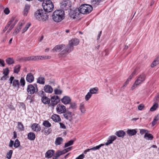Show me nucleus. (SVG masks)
<instances>
[{"label":"nucleus","instance_id":"nucleus-63","mask_svg":"<svg viewBox=\"0 0 159 159\" xmlns=\"http://www.w3.org/2000/svg\"><path fill=\"white\" fill-rule=\"evenodd\" d=\"M8 78V76L7 75H4L1 78V80H6Z\"/></svg>","mask_w":159,"mask_h":159},{"label":"nucleus","instance_id":"nucleus-5","mask_svg":"<svg viewBox=\"0 0 159 159\" xmlns=\"http://www.w3.org/2000/svg\"><path fill=\"white\" fill-rule=\"evenodd\" d=\"M61 8L64 10H67L71 6V3L70 0H63L60 3Z\"/></svg>","mask_w":159,"mask_h":159},{"label":"nucleus","instance_id":"nucleus-56","mask_svg":"<svg viewBox=\"0 0 159 159\" xmlns=\"http://www.w3.org/2000/svg\"><path fill=\"white\" fill-rule=\"evenodd\" d=\"M9 73V70L8 68H6L4 69L3 72V74L5 75L8 76Z\"/></svg>","mask_w":159,"mask_h":159},{"label":"nucleus","instance_id":"nucleus-51","mask_svg":"<svg viewBox=\"0 0 159 159\" xmlns=\"http://www.w3.org/2000/svg\"><path fill=\"white\" fill-rule=\"evenodd\" d=\"M12 152V151L10 150L9 152L7 153V158L8 159H10L11 157Z\"/></svg>","mask_w":159,"mask_h":159},{"label":"nucleus","instance_id":"nucleus-2","mask_svg":"<svg viewBox=\"0 0 159 159\" xmlns=\"http://www.w3.org/2000/svg\"><path fill=\"white\" fill-rule=\"evenodd\" d=\"M34 16L35 18L39 21H45L48 18V16L45 13H43L42 9H39L34 13Z\"/></svg>","mask_w":159,"mask_h":159},{"label":"nucleus","instance_id":"nucleus-43","mask_svg":"<svg viewBox=\"0 0 159 159\" xmlns=\"http://www.w3.org/2000/svg\"><path fill=\"white\" fill-rule=\"evenodd\" d=\"M70 106L69 107L68 109L72 108V109H75L77 107L76 104L74 102H70Z\"/></svg>","mask_w":159,"mask_h":159},{"label":"nucleus","instance_id":"nucleus-12","mask_svg":"<svg viewBox=\"0 0 159 159\" xmlns=\"http://www.w3.org/2000/svg\"><path fill=\"white\" fill-rule=\"evenodd\" d=\"M63 115L64 117L67 120L71 121L72 120V113L69 111H66Z\"/></svg>","mask_w":159,"mask_h":159},{"label":"nucleus","instance_id":"nucleus-11","mask_svg":"<svg viewBox=\"0 0 159 159\" xmlns=\"http://www.w3.org/2000/svg\"><path fill=\"white\" fill-rule=\"evenodd\" d=\"M80 13V12L79 9L76 8L75 10H71L70 14L71 18L75 19L78 17Z\"/></svg>","mask_w":159,"mask_h":159},{"label":"nucleus","instance_id":"nucleus-8","mask_svg":"<svg viewBox=\"0 0 159 159\" xmlns=\"http://www.w3.org/2000/svg\"><path fill=\"white\" fill-rule=\"evenodd\" d=\"M42 57V56H32L26 57H22L21 60L23 61H31L38 60V59H41Z\"/></svg>","mask_w":159,"mask_h":159},{"label":"nucleus","instance_id":"nucleus-32","mask_svg":"<svg viewBox=\"0 0 159 159\" xmlns=\"http://www.w3.org/2000/svg\"><path fill=\"white\" fill-rule=\"evenodd\" d=\"M44 128L42 130V132H43L45 135L49 134L52 131V129L51 128Z\"/></svg>","mask_w":159,"mask_h":159},{"label":"nucleus","instance_id":"nucleus-40","mask_svg":"<svg viewBox=\"0 0 159 159\" xmlns=\"http://www.w3.org/2000/svg\"><path fill=\"white\" fill-rule=\"evenodd\" d=\"M104 145H105L104 144H100L98 146H96L94 147L91 148V149L92 151H96L97 150L99 149L101 147L103 146H104Z\"/></svg>","mask_w":159,"mask_h":159},{"label":"nucleus","instance_id":"nucleus-19","mask_svg":"<svg viewBox=\"0 0 159 159\" xmlns=\"http://www.w3.org/2000/svg\"><path fill=\"white\" fill-rule=\"evenodd\" d=\"M31 128L34 131L37 132L39 131L41 129L39 125L36 123L33 124L32 125Z\"/></svg>","mask_w":159,"mask_h":159},{"label":"nucleus","instance_id":"nucleus-58","mask_svg":"<svg viewBox=\"0 0 159 159\" xmlns=\"http://www.w3.org/2000/svg\"><path fill=\"white\" fill-rule=\"evenodd\" d=\"M144 107V106L143 104H141L139 105L138 107V109L139 110H142Z\"/></svg>","mask_w":159,"mask_h":159},{"label":"nucleus","instance_id":"nucleus-28","mask_svg":"<svg viewBox=\"0 0 159 159\" xmlns=\"http://www.w3.org/2000/svg\"><path fill=\"white\" fill-rule=\"evenodd\" d=\"M159 63V57L156 58L151 64V66L153 67Z\"/></svg>","mask_w":159,"mask_h":159},{"label":"nucleus","instance_id":"nucleus-45","mask_svg":"<svg viewBox=\"0 0 159 159\" xmlns=\"http://www.w3.org/2000/svg\"><path fill=\"white\" fill-rule=\"evenodd\" d=\"M20 143L19 140L16 139L14 143V147L15 148H17L20 145Z\"/></svg>","mask_w":159,"mask_h":159},{"label":"nucleus","instance_id":"nucleus-21","mask_svg":"<svg viewBox=\"0 0 159 159\" xmlns=\"http://www.w3.org/2000/svg\"><path fill=\"white\" fill-rule=\"evenodd\" d=\"M137 129H129L127 131V133L129 136L135 135L137 133Z\"/></svg>","mask_w":159,"mask_h":159},{"label":"nucleus","instance_id":"nucleus-35","mask_svg":"<svg viewBox=\"0 0 159 159\" xmlns=\"http://www.w3.org/2000/svg\"><path fill=\"white\" fill-rule=\"evenodd\" d=\"M80 109L82 113H84L85 111V109L84 107V104L83 103H81L79 106Z\"/></svg>","mask_w":159,"mask_h":159},{"label":"nucleus","instance_id":"nucleus-62","mask_svg":"<svg viewBox=\"0 0 159 159\" xmlns=\"http://www.w3.org/2000/svg\"><path fill=\"white\" fill-rule=\"evenodd\" d=\"M59 124L60 125V128L63 129H65L66 128V126L64 124L61 122H60L59 123Z\"/></svg>","mask_w":159,"mask_h":159},{"label":"nucleus","instance_id":"nucleus-59","mask_svg":"<svg viewBox=\"0 0 159 159\" xmlns=\"http://www.w3.org/2000/svg\"><path fill=\"white\" fill-rule=\"evenodd\" d=\"M18 20H16L15 21L14 23L11 25L10 26V28L9 29V30L10 31H11V30H12V29L14 28L15 25L17 23V22Z\"/></svg>","mask_w":159,"mask_h":159},{"label":"nucleus","instance_id":"nucleus-50","mask_svg":"<svg viewBox=\"0 0 159 159\" xmlns=\"http://www.w3.org/2000/svg\"><path fill=\"white\" fill-rule=\"evenodd\" d=\"M92 96V94L89 92L85 96V100L87 101L89 100Z\"/></svg>","mask_w":159,"mask_h":159},{"label":"nucleus","instance_id":"nucleus-29","mask_svg":"<svg viewBox=\"0 0 159 159\" xmlns=\"http://www.w3.org/2000/svg\"><path fill=\"white\" fill-rule=\"evenodd\" d=\"M63 141V139L61 137H58L56 138L55 142L56 145H60Z\"/></svg>","mask_w":159,"mask_h":159},{"label":"nucleus","instance_id":"nucleus-3","mask_svg":"<svg viewBox=\"0 0 159 159\" xmlns=\"http://www.w3.org/2000/svg\"><path fill=\"white\" fill-rule=\"evenodd\" d=\"M79 9L80 13L87 14L92 11L93 7L89 4H83L81 5Z\"/></svg>","mask_w":159,"mask_h":159},{"label":"nucleus","instance_id":"nucleus-6","mask_svg":"<svg viewBox=\"0 0 159 159\" xmlns=\"http://www.w3.org/2000/svg\"><path fill=\"white\" fill-rule=\"evenodd\" d=\"M50 107H53L55 106L60 101V98L58 96L54 95L52 96L50 100Z\"/></svg>","mask_w":159,"mask_h":159},{"label":"nucleus","instance_id":"nucleus-53","mask_svg":"<svg viewBox=\"0 0 159 159\" xmlns=\"http://www.w3.org/2000/svg\"><path fill=\"white\" fill-rule=\"evenodd\" d=\"M136 72V70H135L130 75L129 78H128V81H130L133 77V76L135 74Z\"/></svg>","mask_w":159,"mask_h":159},{"label":"nucleus","instance_id":"nucleus-34","mask_svg":"<svg viewBox=\"0 0 159 159\" xmlns=\"http://www.w3.org/2000/svg\"><path fill=\"white\" fill-rule=\"evenodd\" d=\"M20 85L19 82L18 80H14L12 83V86L14 88H17L19 87Z\"/></svg>","mask_w":159,"mask_h":159},{"label":"nucleus","instance_id":"nucleus-23","mask_svg":"<svg viewBox=\"0 0 159 159\" xmlns=\"http://www.w3.org/2000/svg\"><path fill=\"white\" fill-rule=\"evenodd\" d=\"M52 120L55 122H59L61 121V119L59 115L53 114L51 117Z\"/></svg>","mask_w":159,"mask_h":159},{"label":"nucleus","instance_id":"nucleus-39","mask_svg":"<svg viewBox=\"0 0 159 159\" xmlns=\"http://www.w3.org/2000/svg\"><path fill=\"white\" fill-rule=\"evenodd\" d=\"M104 145H105L104 144H100L98 146H96L94 147L91 148V149L92 151H96L97 150L99 149L101 147L103 146H104Z\"/></svg>","mask_w":159,"mask_h":159},{"label":"nucleus","instance_id":"nucleus-37","mask_svg":"<svg viewBox=\"0 0 159 159\" xmlns=\"http://www.w3.org/2000/svg\"><path fill=\"white\" fill-rule=\"evenodd\" d=\"M7 63L9 65H11L14 63L13 59L12 58L9 57L6 60Z\"/></svg>","mask_w":159,"mask_h":159},{"label":"nucleus","instance_id":"nucleus-1","mask_svg":"<svg viewBox=\"0 0 159 159\" xmlns=\"http://www.w3.org/2000/svg\"><path fill=\"white\" fill-rule=\"evenodd\" d=\"M65 14L63 10H57L55 11L52 15V19L56 22L61 21L65 18Z\"/></svg>","mask_w":159,"mask_h":159},{"label":"nucleus","instance_id":"nucleus-18","mask_svg":"<svg viewBox=\"0 0 159 159\" xmlns=\"http://www.w3.org/2000/svg\"><path fill=\"white\" fill-rule=\"evenodd\" d=\"M44 91L48 93H51L53 91V89L52 87L49 85H46L44 87Z\"/></svg>","mask_w":159,"mask_h":159},{"label":"nucleus","instance_id":"nucleus-41","mask_svg":"<svg viewBox=\"0 0 159 159\" xmlns=\"http://www.w3.org/2000/svg\"><path fill=\"white\" fill-rule=\"evenodd\" d=\"M20 65H16L14 67V72L15 73L18 74L20 71Z\"/></svg>","mask_w":159,"mask_h":159},{"label":"nucleus","instance_id":"nucleus-36","mask_svg":"<svg viewBox=\"0 0 159 159\" xmlns=\"http://www.w3.org/2000/svg\"><path fill=\"white\" fill-rule=\"evenodd\" d=\"M43 125L45 127V128H49L51 126V124L48 120L44 121Z\"/></svg>","mask_w":159,"mask_h":159},{"label":"nucleus","instance_id":"nucleus-10","mask_svg":"<svg viewBox=\"0 0 159 159\" xmlns=\"http://www.w3.org/2000/svg\"><path fill=\"white\" fill-rule=\"evenodd\" d=\"M56 110L58 113L62 114L66 111V109L65 106L64 105L59 104L56 107Z\"/></svg>","mask_w":159,"mask_h":159},{"label":"nucleus","instance_id":"nucleus-22","mask_svg":"<svg viewBox=\"0 0 159 159\" xmlns=\"http://www.w3.org/2000/svg\"><path fill=\"white\" fill-rule=\"evenodd\" d=\"M80 42L79 40L77 38L72 39L69 42V43L74 46H77Z\"/></svg>","mask_w":159,"mask_h":159},{"label":"nucleus","instance_id":"nucleus-14","mask_svg":"<svg viewBox=\"0 0 159 159\" xmlns=\"http://www.w3.org/2000/svg\"><path fill=\"white\" fill-rule=\"evenodd\" d=\"M74 48L73 45L69 43L67 45L64 50H63L62 52H64L65 53H69L74 49Z\"/></svg>","mask_w":159,"mask_h":159},{"label":"nucleus","instance_id":"nucleus-15","mask_svg":"<svg viewBox=\"0 0 159 159\" xmlns=\"http://www.w3.org/2000/svg\"><path fill=\"white\" fill-rule=\"evenodd\" d=\"M71 101L70 98L68 96H65L61 99V102L65 105L70 103Z\"/></svg>","mask_w":159,"mask_h":159},{"label":"nucleus","instance_id":"nucleus-30","mask_svg":"<svg viewBox=\"0 0 159 159\" xmlns=\"http://www.w3.org/2000/svg\"><path fill=\"white\" fill-rule=\"evenodd\" d=\"M37 82L40 84H44L45 83L44 78L41 76H40L37 79Z\"/></svg>","mask_w":159,"mask_h":159},{"label":"nucleus","instance_id":"nucleus-13","mask_svg":"<svg viewBox=\"0 0 159 159\" xmlns=\"http://www.w3.org/2000/svg\"><path fill=\"white\" fill-rule=\"evenodd\" d=\"M117 137L115 135H111L109 137L107 142L105 143V145L108 146L113 143V141L116 140Z\"/></svg>","mask_w":159,"mask_h":159},{"label":"nucleus","instance_id":"nucleus-38","mask_svg":"<svg viewBox=\"0 0 159 159\" xmlns=\"http://www.w3.org/2000/svg\"><path fill=\"white\" fill-rule=\"evenodd\" d=\"M98 91V89L97 87H95L89 90V93L92 94L96 93Z\"/></svg>","mask_w":159,"mask_h":159},{"label":"nucleus","instance_id":"nucleus-24","mask_svg":"<svg viewBox=\"0 0 159 159\" xmlns=\"http://www.w3.org/2000/svg\"><path fill=\"white\" fill-rule=\"evenodd\" d=\"M54 151L53 150L48 151L45 154V157L48 158H51L54 153Z\"/></svg>","mask_w":159,"mask_h":159},{"label":"nucleus","instance_id":"nucleus-60","mask_svg":"<svg viewBox=\"0 0 159 159\" xmlns=\"http://www.w3.org/2000/svg\"><path fill=\"white\" fill-rule=\"evenodd\" d=\"M4 12L6 14H8L10 12L9 8L7 7L4 10Z\"/></svg>","mask_w":159,"mask_h":159},{"label":"nucleus","instance_id":"nucleus-49","mask_svg":"<svg viewBox=\"0 0 159 159\" xmlns=\"http://www.w3.org/2000/svg\"><path fill=\"white\" fill-rule=\"evenodd\" d=\"M30 25V24L29 23H28L26 24L25 28L23 30L22 33H25L28 29Z\"/></svg>","mask_w":159,"mask_h":159},{"label":"nucleus","instance_id":"nucleus-42","mask_svg":"<svg viewBox=\"0 0 159 159\" xmlns=\"http://www.w3.org/2000/svg\"><path fill=\"white\" fill-rule=\"evenodd\" d=\"M18 129L21 131H24V127L23 125L20 122L18 123Z\"/></svg>","mask_w":159,"mask_h":159},{"label":"nucleus","instance_id":"nucleus-48","mask_svg":"<svg viewBox=\"0 0 159 159\" xmlns=\"http://www.w3.org/2000/svg\"><path fill=\"white\" fill-rule=\"evenodd\" d=\"M101 1V0H92V3L96 6L100 3Z\"/></svg>","mask_w":159,"mask_h":159},{"label":"nucleus","instance_id":"nucleus-27","mask_svg":"<svg viewBox=\"0 0 159 159\" xmlns=\"http://www.w3.org/2000/svg\"><path fill=\"white\" fill-rule=\"evenodd\" d=\"M30 5L28 4H26L25 5L23 12V14L24 16H26L27 15L29 11L30 10Z\"/></svg>","mask_w":159,"mask_h":159},{"label":"nucleus","instance_id":"nucleus-33","mask_svg":"<svg viewBox=\"0 0 159 159\" xmlns=\"http://www.w3.org/2000/svg\"><path fill=\"white\" fill-rule=\"evenodd\" d=\"M144 138L146 139L151 140L153 139V135L151 134L146 133L144 135Z\"/></svg>","mask_w":159,"mask_h":159},{"label":"nucleus","instance_id":"nucleus-26","mask_svg":"<svg viewBox=\"0 0 159 159\" xmlns=\"http://www.w3.org/2000/svg\"><path fill=\"white\" fill-rule=\"evenodd\" d=\"M42 102L45 104H50V99L46 96H43L41 99Z\"/></svg>","mask_w":159,"mask_h":159},{"label":"nucleus","instance_id":"nucleus-31","mask_svg":"<svg viewBox=\"0 0 159 159\" xmlns=\"http://www.w3.org/2000/svg\"><path fill=\"white\" fill-rule=\"evenodd\" d=\"M28 139L30 140H34L35 138V135L33 132H30L28 134Z\"/></svg>","mask_w":159,"mask_h":159},{"label":"nucleus","instance_id":"nucleus-17","mask_svg":"<svg viewBox=\"0 0 159 159\" xmlns=\"http://www.w3.org/2000/svg\"><path fill=\"white\" fill-rule=\"evenodd\" d=\"M65 46V45L63 44L57 45L54 47L52 50L56 52H60L64 48Z\"/></svg>","mask_w":159,"mask_h":159},{"label":"nucleus","instance_id":"nucleus-16","mask_svg":"<svg viewBox=\"0 0 159 159\" xmlns=\"http://www.w3.org/2000/svg\"><path fill=\"white\" fill-rule=\"evenodd\" d=\"M24 23L23 21L20 22L14 31V32L13 34L14 35H16L18 33H19L21 29L22 26L24 24Z\"/></svg>","mask_w":159,"mask_h":159},{"label":"nucleus","instance_id":"nucleus-54","mask_svg":"<svg viewBox=\"0 0 159 159\" xmlns=\"http://www.w3.org/2000/svg\"><path fill=\"white\" fill-rule=\"evenodd\" d=\"M148 132V131L147 130L143 129H140V133L141 135H143L144 133L145 134Z\"/></svg>","mask_w":159,"mask_h":159},{"label":"nucleus","instance_id":"nucleus-4","mask_svg":"<svg viewBox=\"0 0 159 159\" xmlns=\"http://www.w3.org/2000/svg\"><path fill=\"white\" fill-rule=\"evenodd\" d=\"M42 6L44 11L47 12H52L54 7L53 4L50 0H47L45 2L43 3Z\"/></svg>","mask_w":159,"mask_h":159},{"label":"nucleus","instance_id":"nucleus-9","mask_svg":"<svg viewBox=\"0 0 159 159\" xmlns=\"http://www.w3.org/2000/svg\"><path fill=\"white\" fill-rule=\"evenodd\" d=\"M146 76V74L143 73H142L138 76L135 81L139 84L142 83L145 80Z\"/></svg>","mask_w":159,"mask_h":159},{"label":"nucleus","instance_id":"nucleus-7","mask_svg":"<svg viewBox=\"0 0 159 159\" xmlns=\"http://www.w3.org/2000/svg\"><path fill=\"white\" fill-rule=\"evenodd\" d=\"M36 89L31 84H29L27 87V92L30 94H33L36 93L38 91L37 84L35 85Z\"/></svg>","mask_w":159,"mask_h":159},{"label":"nucleus","instance_id":"nucleus-55","mask_svg":"<svg viewBox=\"0 0 159 159\" xmlns=\"http://www.w3.org/2000/svg\"><path fill=\"white\" fill-rule=\"evenodd\" d=\"M139 84L137 83L135 81L134 83L133 84V85L132 86L131 88V90H133L134 89H135L138 85H139Z\"/></svg>","mask_w":159,"mask_h":159},{"label":"nucleus","instance_id":"nucleus-57","mask_svg":"<svg viewBox=\"0 0 159 159\" xmlns=\"http://www.w3.org/2000/svg\"><path fill=\"white\" fill-rule=\"evenodd\" d=\"M42 56V57L41 58V59H38V60H43V59H49L51 58V57L50 56Z\"/></svg>","mask_w":159,"mask_h":159},{"label":"nucleus","instance_id":"nucleus-64","mask_svg":"<svg viewBox=\"0 0 159 159\" xmlns=\"http://www.w3.org/2000/svg\"><path fill=\"white\" fill-rule=\"evenodd\" d=\"M84 157V155L82 154L77 157L76 159H83Z\"/></svg>","mask_w":159,"mask_h":159},{"label":"nucleus","instance_id":"nucleus-46","mask_svg":"<svg viewBox=\"0 0 159 159\" xmlns=\"http://www.w3.org/2000/svg\"><path fill=\"white\" fill-rule=\"evenodd\" d=\"M158 106V105L157 103H155L150 109V111H155L157 108Z\"/></svg>","mask_w":159,"mask_h":159},{"label":"nucleus","instance_id":"nucleus-25","mask_svg":"<svg viewBox=\"0 0 159 159\" xmlns=\"http://www.w3.org/2000/svg\"><path fill=\"white\" fill-rule=\"evenodd\" d=\"M115 134L119 137H124L125 135V133L122 130H120L116 131Z\"/></svg>","mask_w":159,"mask_h":159},{"label":"nucleus","instance_id":"nucleus-20","mask_svg":"<svg viewBox=\"0 0 159 159\" xmlns=\"http://www.w3.org/2000/svg\"><path fill=\"white\" fill-rule=\"evenodd\" d=\"M34 77L31 73L27 74L26 77V80L27 82L32 83L34 81Z\"/></svg>","mask_w":159,"mask_h":159},{"label":"nucleus","instance_id":"nucleus-52","mask_svg":"<svg viewBox=\"0 0 159 159\" xmlns=\"http://www.w3.org/2000/svg\"><path fill=\"white\" fill-rule=\"evenodd\" d=\"M20 83L21 86L24 87L25 84V81L24 78L23 77H21L20 80Z\"/></svg>","mask_w":159,"mask_h":159},{"label":"nucleus","instance_id":"nucleus-61","mask_svg":"<svg viewBox=\"0 0 159 159\" xmlns=\"http://www.w3.org/2000/svg\"><path fill=\"white\" fill-rule=\"evenodd\" d=\"M4 67L5 66V62L3 60L0 59V66Z\"/></svg>","mask_w":159,"mask_h":159},{"label":"nucleus","instance_id":"nucleus-47","mask_svg":"<svg viewBox=\"0 0 159 159\" xmlns=\"http://www.w3.org/2000/svg\"><path fill=\"white\" fill-rule=\"evenodd\" d=\"M74 141L73 140H70L68 142L65 143L64 147L65 148L67 147L70 146L73 144Z\"/></svg>","mask_w":159,"mask_h":159},{"label":"nucleus","instance_id":"nucleus-44","mask_svg":"<svg viewBox=\"0 0 159 159\" xmlns=\"http://www.w3.org/2000/svg\"><path fill=\"white\" fill-rule=\"evenodd\" d=\"M54 93L57 95L61 94L62 93V91L57 88L54 89Z\"/></svg>","mask_w":159,"mask_h":159}]
</instances>
